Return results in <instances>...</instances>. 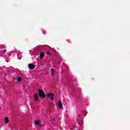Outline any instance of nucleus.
<instances>
[{
    "label": "nucleus",
    "instance_id": "obj_3",
    "mask_svg": "<svg viewBox=\"0 0 130 130\" xmlns=\"http://www.w3.org/2000/svg\"><path fill=\"white\" fill-rule=\"evenodd\" d=\"M28 67L30 70H34V69H35V65H34L33 63H29L28 64Z\"/></svg>",
    "mask_w": 130,
    "mask_h": 130
},
{
    "label": "nucleus",
    "instance_id": "obj_8",
    "mask_svg": "<svg viewBox=\"0 0 130 130\" xmlns=\"http://www.w3.org/2000/svg\"><path fill=\"white\" fill-rule=\"evenodd\" d=\"M18 82H21L22 81V78L20 77H17V79Z\"/></svg>",
    "mask_w": 130,
    "mask_h": 130
},
{
    "label": "nucleus",
    "instance_id": "obj_11",
    "mask_svg": "<svg viewBox=\"0 0 130 130\" xmlns=\"http://www.w3.org/2000/svg\"><path fill=\"white\" fill-rule=\"evenodd\" d=\"M47 54H49V55H51V54L50 53V52H47Z\"/></svg>",
    "mask_w": 130,
    "mask_h": 130
},
{
    "label": "nucleus",
    "instance_id": "obj_1",
    "mask_svg": "<svg viewBox=\"0 0 130 130\" xmlns=\"http://www.w3.org/2000/svg\"><path fill=\"white\" fill-rule=\"evenodd\" d=\"M38 91L40 97H41V98H45V97H46L45 92H44V91H43V90L39 89Z\"/></svg>",
    "mask_w": 130,
    "mask_h": 130
},
{
    "label": "nucleus",
    "instance_id": "obj_4",
    "mask_svg": "<svg viewBox=\"0 0 130 130\" xmlns=\"http://www.w3.org/2000/svg\"><path fill=\"white\" fill-rule=\"evenodd\" d=\"M39 96V95L38 94V93H36L35 94V95L34 96V98L35 101H38Z\"/></svg>",
    "mask_w": 130,
    "mask_h": 130
},
{
    "label": "nucleus",
    "instance_id": "obj_9",
    "mask_svg": "<svg viewBox=\"0 0 130 130\" xmlns=\"http://www.w3.org/2000/svg\"><path fill=\"white\" fill-rule=\"evenodd\" d=\"M5 122L6 123H9V118L8 117H5Z\"/></svg>",
    "mask_w": 130,
    "mask_h": 130
},
{
    "label": "nucleus",
    "instance_id": "obj_12",
    "mask_svg": "<svg viewBox=\"0 0 130 130\" xmlns=\"http://www.w3.org/2000/svg\"><path fill=\"white\" fill-rule=\"evenodd\" d=\"M2 52H4V53L6 52V50H3V51H2Z\"/></svg>",
    "mask_w": 130,
    "mask_h": 130
},
{
    "label": "nucleus",
    "instance_id": "obj_7",
    "mask_svg": "<svg viewBox=\"0 0 130 130\" xmlns=\"http://www.w3.org/2000/svg\"><path fill=\"white\" fill-rule=\"evenodd\" d=\"M35 123L36 125H39L40 124V121H36Z\"/></svg>",
    "mask_w": 130,
    "mask_h": 130
},
{
    "label": "nucleus",
    "instance_id": "obj_6",
    "mask_svg": "<svg viewBox=\"0 0 130 130\" xmlns=\"http://www.w3.org/2000/svg\"><path fill=\"white\" fill-rule=\"evenodd\" d=\"M44 56V53L41 52L40 55V58H43Z\"/></svg>",
    "mask_w": 130,
    "mask_h": 130
},
{
    "label": "nucleus",
    "instance_id": "obj_2",
    "mask_svg": "<svg viewBox=\"0 0 130 130\" xmlns=\"http://www.w3.org/2000/svg\"><path fill=\"white\" fill-rule=\"evenodd\" d=\"M54 95V94L53 93H50L47 94V98H50L51 101H53Z\"/></svg>",
    "mask_w": 130,
    "mask_h": 130
},
{
    "label": "nucleus",
    "instance_id": "obj_10",
    "mask_svg": "<svg viewBox=\"0 0 130 130\" xmlns=\"http://www.w3.org/2000/svg\"><path fill=\"white\" fill-rule=\"evenodd\" d=\"M51 71L52 72V76H54V69H51Z\"/></svg>",
    "mask_w": 130,
    "mask_h": 130
},
{
    "label": "nucleus",
    "instance_id": "obj_5",
    "mask_svg": "<svg viewBox=\"0 0 130 130\" xmlns=\"http://www.w3.org/2000/svg\"><path fill=\"white\" fill-rule=\"evenodd\" d=\"M58 106L60 109H61V108H62V103H61V101H59L58 103Z\"/></svg>",
    "mask_w": 130,
    "mask_h": 130
}]
</instances>
